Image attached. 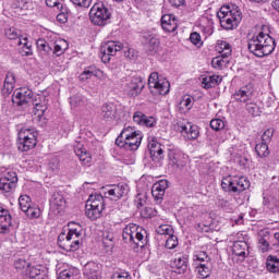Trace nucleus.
Wrapping results in <instances>:
<instances>
[{
    "label": "nucleus",
    "instance_id": "nucleus-1",
    "mask_svg": "<svg viewBox=\"0 0 279 279\" xmlns=\"http://www.w3.org/2000/svg\"><path fill=\"white\" fill-rule=\"evenodd\" d=\"M274 49H276V40L269 34L259 33L248 40V51L257 58L270 56L274 53Z\"/></svg>",
    "mask_w": 279,
    "mask_h": 279
},
{
    "label": "nucleus",
    "instance_id": "nucleus-2",
    "mask_svg": "<svg viewBox=\"0 0 279 279\" xmlns=\"http://www.w3.org/2000/svg\"><path fill=\"white\" fill-rule=\"evenodd\" d=\"M69 232H61L58 236V245L65 252H77L82 245V227L75 222L69 225Z\"/></svg>",
    "mask_w": 279,
    "mask_h": 279
},
{
    "label": "nucleus",
    "instance_id": "nucleus-3",
    "mask_svg": "<svg viewBox=\"0 0 279 279\" xmlns=\"http://www.w3.org/2000/svg\"><path fill=\"white\" fill-rule=\"evenodd\" d=\"M217 16L223 29H234V27H239V23L243 20V13L238 8L230 9L228 5L221 7Z\"/></svg>",
    "mask_w": 279,
    "mask_h": 279
},
{
    "label": "nucleus",
    "instance_id": "nucleus-4",
    "mask_svg": "<svg viewBox=\"0 0 279 279\" xmlns=\"http://www.w3.org/2000/svg\"><path fill=\"white\" fill-rule=\"evenodd\" d=\"M104 196L101 194L89 195L85 205V215L92 221H95L101 217L105 208Z\"/></svg>",
    "mask_w": 279,
    "mask_h": 279
},
{
    "label": "nucleus",
    "instance_id": "nucleus-5",
    "mask_svg": "<svg viewBox=\"0 0 279 279\" xmlns=\"http://www.w3.org/2000/svg\"><path fill=\"white\" fill-rule=\"evenodd\" d=\"M250 186V180L245 177H226L222 179L221 187L228 193H243Z\"/></svg>",
    "mask_w": 279,
    "mask_h": 279
},
{
    "label": "nucleus",
    "instance_id": "nucleus-6",
    "mask_svg": "<svg viewBox=\"0 0 279 279\" xmlns=\"http://www.w3.org/2000/svg\"><path fill=\"white\" fill-rule=\"evenodd\" d=\"M148 88L155 95H168L171 84L166 78L160 77L158 72H153L148 77Z\"/></svg>",
    "mask_w": 279,
    "mask_h": 279
},
{
    "label": "nucleus",
    "instance_id": "nucleus-7",
    "mask_svg": "<svg viewBox=\"0 0 279 279\" xmlns=\"http://www.w3.org/2000/svg\"><path fill=\"white\" fill-rule=\"evenodd\" d=\"M124 243H134L137 247L145 246V235L143 230L138 231V226L128 225L122 232Z\"/></svg>",
    "mask_w": 279,
    "mask_h": 279
},
{
    "label": "nucleus",
    "instance_id": "nucleus-8",
    "mask_svg": "<svg viewBox=\"0 0 279 279\" xmlns=\"http://www.w3.org/2000/svg\"><path fill=\"white\" fill-rule=\"evenodd\" d=\"M89 19L94 25L104 26L110 19V11L102 2H97L89 11Z\"/></svg>",
    "mask_w": 279,
    "mask_h": 279
},
{
    "label": "nucleus",
    "instance_id": "nucleus-9",
    "mask_svg": "<svg viewBox=\"0 0 279 279\" xmlns=\"http://www.w3.org/2000/svg\"><path fill=\"white\" fill-rule=\"evenodd\" d=\"M49 100H47V96L37 94L32 96L31 106H33V114L35 119L38 121H43V117H45V112H47Z\"/></svg>",
    "mask_w": 279,
    "mask_h": 279
},
{
    "label": "nucleus",
    "instance_id": "nucleus-10",
    "mask_svg": "<svg viewBox=\"0 0 279 279\" xmlns=\"http://www.w3.org/2000/svg\"><path fill=\"white\" fill-rule=\"evenodd\" d=\"M177 130L183 134L184 138L187 141H195L199 136V129L197 125L186 121L181 120L177 122Z\"/></svg>",
    "mask_w": 279,
    "mask_h": 279
},
{
    "label": "nucleus",
    "instance_id": "nucleus-11",
    "mask_svg": "<svg viewBox=\"0 0 279 279\" xmlns=\"http://www.w3.org/2000/svg\"><path fill=\"white\" fill-rule=\"evenodd\" d=\"M121 49H123V44H121L120 41L106 43L100 49L101 62H104L105 64L110 62L111 58L113 56H117V52L121 51Z\"/></svg>",
    "mask_w": 279,
    "mask_h": 279
},
{
    "label": "nucleus",
    "instance_id": "nucleus-12",
    "mask_svg": "<svg viewBox=\"0 0 279 279\" xmlns=\"http://www.w3.org/2000/svg\"><path fill=\"white\" fill-rule=\"evenodd\" d=\"M19 182V177L16 172L8 171L0 177V191L1 193H11L16 189V183Z\"/></svg>",
    "mask_w": 279,
    "mask_h": 279
},
{
    "label": "nucleus",
    "instance_id": "nucleus-13",
    "mask_svg": "<svg viewBox=\"0 0 279 279\" xmlns=\"http://www.w3.org/2000/svg\"><path fill=\"white\" fill-rule=\"evenodd\" d=\"M130 193V186L125 183H119L117 185H111L105 192V197L111 199V202H119L121 197H125Z\"/></svg>",
    "mask_w": 279,
    "mask_h": 279
},
{
    "label": "nucleus",
    "instance_id": "nucleus-14",
    "mask_svg": "<svg viewBox=\"0 0 279 279\" xmlns=\"http://www.w3.org/2000/svg\"><path fill=\"white\" fill-rule=\"evenodd\" d=\"M32 97H34V92L27 88H20L14 92L12 101L15 106H32Z\"/></svg>",
    "mask_w": 279,
    "mask_h": 279
},
{
    "label": "nucleus",
    "instance_id": "nucleus-15",
    "mask_svg": "<svg viewBox=\"0 0 279 279\" xmlns=\"http://www.w3.org/2000/svg\"><path fill=\"white\" fill-rule=\"evenodd\" d=\"M254 97V86L252 84L245 85L241 87L233 94V98L235 101H240V104H247L252 101Z\"/></svg>",
    "mask_w": 279,
    "mask_h": 279
},
{
    "label": "nucleus",
    "instance_id": "nucleus-16",
    "mask_svg": "<svg viewBox=\"0 0 279 279\" xmlns=\"http://www.w3.org/2000/svg\"><path fill=\"white\" fill-rule=\"evenodd\" d=\"M169 189V181L160 180L159 182L155 183L151 187V195L156 202H162L165 197V192Z\"/></svg>",
    "mask_w": 279,
    "mask_h": 279
},
{
    "label": "nucleus",
    "instance_id": "nucleus-17",
    "mask_svg": "<svg viewBox=\"0 0 279 279\" xmlns=\"http://www.w3.org/2000/svg\"><path fill=\"white\" fill-rule=\"evenodd\" d=\"M100 117L104 121H114V119H117V105L112 102L102 105L100 108Z\"/></svg>",
    "mask_w": 279,
    "mask_h": 279
},
{
    "label": "nucleus",
    "instance_id": "nucleus-18",
    "mask_svg": "<svg viewBox=\"0 0 279 279\" xmlns=\"http://www.w3.org/2000/svg\"><path fill=\"white\" fill-rule=\"evenodd\" d=\"M16 84V75L13 72H8L4 78L3 87L1 93L4 97L12 95L14 86Z\"/></svg>",
    "mask_w": 279,
    "mask_h": 279
},
{
    "label": "nucleus",
    "instance_id": "nucleus-19",
    "mask_svg": "<svg viewBox=\"0 0 279 279\" xmlns=\"http://www.w3.org/2000/svg\"><path fill=\"white\" fill-rule=\"evenodd\" d=\"M74 153L76 154L77 158L82 161V165L85 167H90V162H93V157L90 156V153L84 148V145L76 144L74 146Z\"/></svg>",
    "mask_w": 279,
    "mask_h": 279
},
{
    "label": "nucleus",
    "instance_id": "nucleus-20",
    "mask_svg": "<svg viewBox=\"0 0 279 279\" xmlns=\"http://www.w3.org/2000/svg\"><path fill=\"white\" fill-rule=\"evenodd\" d=\"M128 86L131 97H138L141 92L145 88V82L143 81V77H132Z\"/></svg>",
    "mask_w": 279,
    "mask_h": 279
},
{
    "label": "nucleus",
    "instance_id": "nucleus-21",
    "mask_svg": "<svg viewBox=\"0 0 279 279\" xmlns=\"http://www.w3.org/2000/svg\"><path fill=\"white\" fill-rule=\"evenodd\" d=\"M171 267L174 269L175 274H186V269H189V257L185 255L177 256L172 262Z\"/></svg>",
    "mask_w": 279,
    "mask_h": 279
},
{
    "label": "nucleus",
    "instance_id": "nucleus-22",
    "mask_svg": "<svg viewBox=\"0 0 279 279\" xmlns=\"http://www.w3.org/2000/svg\"><path fill=\"white\" fill-rule=\"evenodd\" d=\"M133 121L137 125H144L145 128H154L156 125V119L154 117H147L141 111H136L133 114Z\"/></svg>",
    "mask_w": 279,
    "mask_h": 279
},
{
    "label": "nucleus",
    "instance_id": "nucleus-23",
    "mask_svg": "<svg viewBox=\"0 0 279 279\" xmlns=\"http://www.w3.org/2000/svg\"><path fill=\"white\" fill-rule=\"evenodd\" d=\"M24 279H45V270H43V266H32L29 265L23 271Z\"/></svg>",
    "mask_w": 279,
    "mask_h": 279
},
{
    "label": "nucleus",
    "instance_id": "nucleus-24",
    "mask_svg": "<svg viewBox=\"0 0 279 279\" xmlns=\"http://www.w3.org/2000/svg\"><path fill=\"white\" fill-rule=\"evenodd\" d=\"M161 27L165 32H175L178 29V20H175V16L171 14L162 15Z\"/></svg>",
    "mask_w": 279,
    "mask_h": 279
},
{
    "label": "nucleus",
    "instance_id": "nucleus-25",
    "mask_svg": "<svg viewBox=\"0 0 279 279\" xmlns=\"http://www.w3.org/2000/svg\"><path fill=\"white\" fill-rule=\"evenodd\" d=\"M148 147L153 160H156V162H160V160L165 158V150L162 149V145H160V143L153 141L148 144Z\"/></svg>",
    "mask_w": 279,
    "mask_h": 279
},
{
    "label": "nucleus",
    "instance_id": "nucleus-26",
    "mask_svg": "<svg viewBox=\"0 0 279 279\" xmlns=\"http://www.w3.org/2000/svg\"><path fill=\"white\" fill-rule=\"evenodd\" d=\"M169 166L172 169H180V167H184V162H182V154L177 150H169L168 153Z\"/></svg>",
    "mask_w": 279,
    "mask_h": 279
},
{
    "label": "nucleus",
    "instance_id": "nucleus-27",
    "mask_svg": "<svg viewBox=\"0 0 279 279\" xmlns=\"http://www.w3.org/2000/svg\"><path fill=\"white\" fill-rule=\"evenodd\" d=\"M191 108H193V97L184 95L178 104V110H180V112H189Z\"/></svg>",
    "mask_w": 279,
    "mask_h": 279
},
{
    "label": "nucleus",
    "instance_id": "nucleus-28",
    "mask_svg": "<svg viewBox=\"0 0 279 279\" xmlns=\"http://www.w3.org/2000/svg\"><path fill=\"white\" fill-rule=\"evenodd\" d=\"M216 51L222 56V58H230L232 56V47L227 41H218Z\"/></svg>",
    "mask_w": 279,
    "mask_h": 279
},
{
    "label": "nucleus",
    "instance_id": "nucleus-29",
    "mask_svg": "<svg viewBox=\"0 0 279 279\" xmlns=\"http://www.w3.org/2000/svg\"><path fill=\"white\" fill-rule=\"evenodd\" d=\"M141 141H143V135H141V133L131 137H126L129 151H136V149L141 147Z\"/></svg>",
    "mask_w": 279,
    "mask_h": 279
},
{
    "label": "nucleus",
    "instance_id": "nucleus-30",
    "mask_svg": "<svg viewBox=\"0 0 279 279\" xmlns=\"http://www.w3.org/2000/svg\"><path fill=\"white\" fill-rule=\"evenodd\" d=\"M221 82V77L219 75H210L203 77L202 84L203 88H215V86H219Z\"/></svg>",
    "mask_w": 279,
    "mask_h": 279
},
{
    "label": "nucleus",
    "instance_id": "nucleus-31",
    "mask_svg": "<svg viewBox=\"0 0 279 279\" xmlns=\"http://www.w3.org/2000/svg\"><path fill=\"white\" fill-rule=\"evenodd\" d=\"M36 140H27V138H19L17 148L20 151H29V149H34L36 147Z\"/></svg>",
    "mask_w": 279,
    "mask_h": 279
},
{
    "label": "nucleus",
    "instance_id": "nucleus-32",
    "mask_svg": "<svg viewBox=\"0 0 279 279\" xmlns=\"http://www.w3.org/2000/svg\"><path fill=\"white\" fill-rule=\"evenodd\" d=\"M266 269L270 271V274H279V258L269 255L266 263Z\"/></svg>",
    "mask_w": 279,
    "mask_h": 279
},
{
    "label": "nucleus",
    "instance_id": "nucleus-33",
    "mask_svg": "<svg viewBox=\"0 0 279 279\" xmlns=\"http://www.w3.org/2000/svg\"><path fill=\"white\" fill-rule=\"evenodd\" d=\"M83 274L87 279H97V264L93 262L87 263L84 267Z\"/></svg>",
    "mask_w": 279,
    "mask_h": 279
},
{
    "label": "nucleus",
    "instance_id": "nucleus-34",
    "mask_svg": "<svg viewBox=\"0 0 279 279\" xmlns=\"http://www.w3.org/2000/svg\"><path fill=\"white\" fill-rule=\"evenodd\" d=\"M17 45L21 48L20 52L22 53V56H32V44H29V41L27 40V37L24 38H20L17 41Z\"/></svg>",
    "mask_w": 279,
    "mask_h": 279
},
{
    "label": "nucleus",
    "instance_id": "nucleus-35",
    "mask_svg": "<svg viewBox=\"0 0 279 279\" xmlns=\"http://www.w3.org/2000/svg\"><path fill=\"white\" fill-rule=\"evenodd\" d=\"M245 250H247V242L236 241L233 243L232 252L235 256H245Z\"/></svg>",
    "mask_w": 279,
    "mask_h": 279
},
{
    "label": "nucleus",
    "instance_id": "nucleus-36",
    "mask_svg": "<svg viewBox=\"0 0 279 279\" xmlns=\"http://www.w3.org/2000/svg\"><path fill=\"white\" fill-rule=\"evenodd\" d=\"M102 245L107 250V252H111L112 247H114V234L110 232L104 233Z\"/></svg>",
    "mask_w": 279,
    "mask_h": 279
},
{
    "label": "nucleus",
    "instance_id": "nucleus-37",
    "mask_svg": "<svg viewBox=\"0 0 279 279\" xmlns=\"http://www.w3.org/2000/svg\"><path fill=\"white\" fill-rule=\"evenodd\" d=\"M68 47L69 44H66V40L59 39L53 44V53H56V56H62Z\"/></svg>",
    "mask_w": 279,
    "mask_h": 279
},
{
    "label": "nucleus",
    "instance_id": "nucleus-38",
    "mask_svg": "<svg viewBox=\"0 0 279 279\" xmlns=\"http://www.w3.org/2000/svg\"><path fill=\"white\" fill-rule=\"evenodd\" d=\"M97 73H99V70L96 68H87L81 73L80 80L81 82H87L92 77H97Z\"/></svg>",
    "mask_w": 279,
    "mask_h": 279
},
{
    "label": "nucleus",
    "instance_id": "nucleus-39",
    "mask_svg": "<svg viewBox=\"0 0 279 279\" xmlns=\"http://www.w3.org/2000/svg\"><path fill=\"white\" fill-rule=\"evenodd\" d=\"M38 132L34 129L23 128L19 132V138L36 140Z\"/></svg>",
    "mask_w": 279,
    "mask_h": 279
},
{
    "label": "nucleus",
    "instance_id": "nucleus-40",
    "mask_svg": "<svg viewBox=\"0 0 279 279\" xmlns=\"http://www.w3.org/2000/svg\"><path fill=\"white\" fill-rule=\"evenodd\" d=\"M255 151L259 158H267L269 156V145L262 142L255 146Z\"/></svg>",
    "mask_w": 279,
    "mask_h": 279
},
{
    "label": "nucleus",
    "instance_id": "nucleus-41",
    "mask_svg": "<svg viewBox=\"0 0 279 279\" xmlns=\"http://www.w3.org/2000/svg\"><path fill=\"white\" fill-rule=\"evenodd\" d=\"M65 204L66 202L64 201V196L60 194L52 195V198L50 201L51 208H57V210H59V208L64 207Z\"/></svg>",
    "mask_w": 279,
    "mask_h": 279
},
{
    "label": "nucleus",
    "instance_id": "nucleus-42",
    "mask_svg": "<svg viewBox=\"0 0 279 279\" xmlns=\"http://www.w3.org/2000/svg\"><path fill=\"white\" fill-rule=\"evenodd\" d=\"M24 213L28 219H38L41 215L40 207L37 205H31Z\"/></svg>",
    "mask_w": 279,
    "mask_h": 279
},
{
    "label": "nucleus",
    "instance_id": "nucleus-43",
    "mask_svg": "<svg viewBox=\"0 0 279 279\" xmlns=\"http://www.w3.org/2000/svg\"><path fill=\"white\" fill-rule=\"evenodd\" d=\"M159 47H160V39L156 37H150L146 44V49H148L149 53H156Z\"/></svg>",
    "mask_w": 279,
    "mask_h": 279
},
{
    "label": "nucleus",
    "instance_id": "nucleus-44",
    "mask_svg": "<svg viewBox=\"0 0 279 279\" xmlns=\"http://www.w3.org/2000/svg\"><path fill=\"white\" fill-rule=\"evenodd\" d=\"M157 234H161L163 236H170L171 234H175L173 227L171 225H161L156 228Z\"/></svg>",
    "mask_w": 279,
    "mask_h": 279
},
{
    "label": "nucleus",
    "instance_id": "nucleus-45",
    "mask_svg": "<svg viewBox=\"0 0 279 279\" xmlns=\"http://www.w3.org/2000/svg\"><path fill=\"white\" fill-rule=\"evenodd\" d=\"M13 265L16 271H22V274L29 267V263L23 257L15 259Z\"/></svg>",
    "mask_w": 279,
    "mask_h": 279
},
{
    "label": "nucleus",
    "instance_id": "nucleus-46",
    "mask_svg": "<svg viewBox=\"0 0 279 279\" xmlns=\"http://www.w3.org/2000/svg\"><path fill=\"white\" fill-rule=\"evenodd\" d=\"M20 208L25 213L32 206V198L28 195H22L19 198Z\"/></svg>",
    "mask_w": 279,
    "mask_h": 279
},
{
    "label": "nucleus",
    "instance_id": "nucleus-47",
    "mask_svg": "<svg viewBox=\"0 0 279 279\" xmlns=\"http://www.w3.org/2000/svg\"><path fill=\"white\" fill-rule=\"evenodd\" d=\"M4 34L9 40H16V38L21 40V32L14 27L5 28Z\"/></svg>",
    "mask_w": 279,
    "mask_h": 279
},
{
    "label": "nucleus",
    "instance_id": "nucleus-48",
    "mask_svg": "<svg viewBox=\"0 0 279 279\" xmlns=\"http://www.w3.org/2000/svg\"><path fill=\"white\" fill-rule=\"evenodd\" d=\"M177 245H179L178 236L174 233L168 235L166 240L167 250H175Z\"/></svg>",
    "mask_w": 279,
    "mask_h": 279
},
{
    "label": "nucleus",
    "instance_id": "nucleus-49",
    "mask_svg": "<svg viewBox=\"0 0 279 279\" xmlns=\"http://www.w3.org/2000/svg\"><path fill=\"white\" fill-rule=\"evenodd\" d=\"M274 132H275L274 128H269L265 130L262 135V143H266L269 145V143H271V138H274Z\"/></svg>",
    "mask_w": 279,
    "mask_h": 279
},
{
    "label": "nucleus",
    "instance_id": "nucleus-50",
    "mask_svg": "<svg viewBox=\"0 0 279 279\" xmlns=\"http://www.w3.org/2000/svg\"><path fill=\"white\" fill-rule=\"evenodd\" d=\"M0 219H3L4 223L12 226V215H10V211L3 207H0Z\"/></svg>",
    "mask_w": 279,
    "mask_h": 279
},
{
    "label": "nucleus",
    "instance_id": "nucleus-51",
    "mask_svg": "<svg viewBox=\"0 0 279 279\" xmlns=\"http://www.w3.org/2000/svg\"><path fill=\"white\" fill-rule=\"evenodd\" d=\"M246 110L252 114L253 117H259L260 116V108L258 105L251 102L246 105Z\"/></svg>",
    "mask_w": 279,
    "mask_h": 279
},
{
    "label": "nucleus",
    "instance_id": "nucleus-52",
    "mask_svg": "<svg viewBox=\"0 0 279 279\" xmlns=\"http://www.w3.org/2000/svg\"><path fill=\"white\" fill-rule=\"evenodd\" d=\"M121 134H122V136H124V138H130L132 136H136V135L141 134V131H135L134 128L126 126L123 129Z\"/></svg>",
    "mask_w": 279,
    "mask_h": 279
},
{
    "label": "nucleus",
    "instance_id": "nucleus-53",
    "mask_svg": "<svg viewBox=\"0 0 279 279\" xmlns=\"http://www.w3.org/2000/svg\"><path fill=\"white\" fill-rule=\"evenodd\" d=\"M197 272L201 278H208V276H210V268H208L206 264H199V266H197Z\"/></svg>",
    "mask_w": 279,
    "mask_h": 279
},
{
    "label": "nucleus",
    "instance_id": "nucleus-54",
    "mask_svg": "<svg viewBox=\"0 0 279 279\" xmlns=\"http://www.w3.org/2000/svg\"><path fill=\"white\" fill-rule=\"evenodd\" d=\"M210 128H211V130L219 132V130H223V128H226V124L223 123V120H221V119H214L210 121Z\"/></svg>",
    "mask_w": 279,
    "mask_h": 279
},
{
    "label": "nucleus",
    "instance_id": "nucleus-55",
    "mask_svg": "<svg viewBox=\"0 0 279 279\" xmlns=\"http://www.w3.org/2000/svg\"><path fill=\"white\" fill-rule=\"evenodd\" d=\"M223 64H226V57H223L222 54L211 60V66H214V69H221Z\"/></svg>",
    "mask_w": 279,
    "mask_h": 279
},
{
    "label": "nucleus",
    "instance_id": "nucleus-56",
    "mask_svg": "<svg viewBox=\"0 0 279 279\" xmlns=\"http://www.w3.org/2000/svg\"><path fill=\"white\" fill-rule=\"evenodd\" d=\"M70 104L74 108H77L78 106H82L84 104V96L76 95L70 98Z\"/></svg>",
    "mask_w": 279,
    "mask_h": 279
},
{
    "label": "nucleus",
    "instance_id": "nucleus-57",
    "mask_svg": "<svg viewBox=\"0 0 279 279\" xmlns=\"http://www.w3.org/2000/svg\"><path fill=\"white\" fill-rule=\"evenodd\" d=\"M116 145L118 147H123L124 149H128V138L121 133L117 140H116Z\"/></svg>",
    "mask_w": 279,
    "mask_h": 279
},
{
    "label": "nucleus",
    "instance_id": "nucleus-58",
    "mask_svg": "<svg viewBox=\"0 0 279 279\" xmlns=\"http://www.w3.org/2000/svg\"><path fill=\"white\" fill-rule=\"evenodd\" d=\"M124 57L129 60H136V58H138V52L133 48H128L124 50Z\"/></svg>",
    "mask_w": 279,
    "mask_h": 279
},
{
    "label": "nucleus",
    "instance_id": "nucleus-59",
    "mask_svg": "<svg viewBox=\"0 0 279 279\" xmlns=\"http://www.w3.org/2000/svg\"><path fill=\"white\" fill-rule=\"evenodd\" d=\"M73 5L77 8H90V3L93 0H71Z\"/></svg>",
    "mask_w": 279,
    "mask_h": 279
},
{
    "label": "nucleus",
    "instance_id": "nucleus-60",
    "mask_svg": "<svg viewBox=\"0 0 279 279\" xmlns=\"http://www.w3.org/2000/svg\"><path fill=\"white\" fill-rule=\"evenodd\" d=\"M147 203V197H145V195H141L138 194L135 198V205L137 208H143V206H145V204Z\"/></svg>",
    "mask_w": 279,
    "mask_h": 279
},
{
    "label": "nucleus",
    "instance_id": "nucleus-61",
    "mask_svg": "<svg viewBox=\"0 0 279 279\" xmlns=\"http://www.w3.org/2000/svg\"><path fill=\"white\" fill-rule=\"evenodd\" d=\"M190 40H191V43H193V45H201L202 36H199V33L194 32L190 35Z\"/></svg>",
    "mask_w": 279,
    "mask_h": 279
},
{
    "label": "nucleus",
    "instance_id": "nucleus-62",
    "mask_svg": "<svg viewBox=\"0 0 279 279\" xmlns=\"http://www.w3.org/2000/svg\"><path fill=\"white\" fill-rule=\"evenodd\" d=\"M194 260H199L204 263L208 260V254L206 252H199L198 254L194 255Z\"/></svg>",
    "mask_w": 279,
    "mask_h": 279
},
{
    "label": "nucleus",
    "instance_id": "nucleus-63",
    "mask_svg": "<svg viewBox=\"0 0 279 279\" xmlns=\"http://www.w3.org/2000/svg\"><path fill=\"white\" fill-rule=\"evenodd\" d=\"M73 278V272L71 270H63L60 272L58 279H72Z\"/></svg>",
    "mask_w": 279,
    "mask_h": 279
},
{
    "label": "nucleus",
    "instance_id": "nucleus-64",
    "mask_svg": "<svg viewBox=\"0 0 279 279\" xmlns=\"http://www.w3.org/2000/svg\"><path fill=\"white\" fill-rule=\"evenodd\" d=\"M113 279H132V277L130 276V272H117L114 276H113Z\"/></svg>",
    "mask_w": 279,
    "mask_h": 279
}]
</instances>
